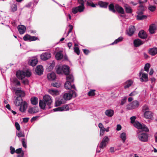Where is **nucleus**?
Segmentation results:
<instances>
[{
  "label": "nucleus",
  "mask_w": 157,
  "mask_h": 157,
  "mask_svg": "<svg viewBox=\"0 0 157 157\" xmlns=\"http://www.w3.org/2000/svg\"><path fill=\"white\" fill-rule=\"evenodd\" d=\"M125 9L127 13H130L132 12V10L130 6H125Z\"/></svg>",
  "instance_id": "40"
},
{
  "label": "nucleus",
  "mask_w": 157,
  "mask_h": 157,
  "mask_svg": "<svg viewBox=\"0 0 157 157\" xmlns=\"http://www.w3.org/2000/svg\"><path fill=\"white\" fill-rule=\"evenodd\" d=\"M98 4L101 7L106 8L108 3L106 2H103L101 1L98 2Z\"/></svg>",
  "instance_id": "33"
},
{
  "label": "nucleus",
  "mask_w": 157,
  "mask_h": 157,
  "mask_svg": "<svg viewBox=\"0 0 157 157\" xmlns=\"http://www.w3.org/2000/svg\"><path fill=\"white\" fill-rule=\"evenodd\" d=\"M63 70L62 69V67H61L60 66H59L56 69V72L58 74H60L62 73Z\"/></svg>",
  "instance_id": "48"
},
{
  "label": "nucleus",
  "mask_w": 157,
  "mask_h": 157,
  "mask_svg": "<svg viewBox=\"0 0 157 157\" xmlns=\"http://www.w3.org/2000/svg\"><path fill=\"white\" fill-rule=\"evenodd\" d=\"M15 126L17 130L19 131L20 129V125L18 122H16L15 123Z\"/></svg>",
  "instance_id": "55"
},
{
  "label": "nucleus",
  "mask_w": 157,
  "mask_h": 157,
  "mask_svg": "<svg viewBox=\"0 0 157 157\" xmlns=\"http://www.w3.org/2000/svg\"><path fill=\"white\" fill-rule=\"evenodd\" d=\"M136 119V117L135 116H132L130 117V119L131 120V123L132 124H133L134 123H135V121Z\"/></svg>",
  "instance_id": "52"
},
{
  "label": "nucleus",
  "mask_w": 157,
  "mask_h": 157,
  "mask_svg": "<svg viewBox=\"0 0 157 157\" xmlns=\"http://www.w3.org/2000/svg\"><path fill=\"white\" fill-rule=\"evenodd\" d=\"M48 79L51 81H53L56 78V74L53 72L48 74L47 75Z\"/></svg>",
  "instance_id": "22"
},
{
  "label": "nucleus",
  "mask_w": 157,
  "mask_h": 157,
  "mask_svg": "<svg viewBox=\"0 0 157 157\" xmlns=\"http://www.w3.org/2000/svg\"><path fill=\"white\" fill-rule=\"evenodd\" d=\"M62 69L63 73L66 75H69L70 73L69 67L67 65H64L62 67Z\"/></svg>",
  "instance_id": "15"
},
{
  "label": "nucleus",
  "mask_w": 157,
  "mask_h": 157,
  "mask_svg": "<svg viewBox=\"0 0 157 157\" xmlns=\"http://www.w3.org/2000/svg\"><path fill=\"white\" fill-rule=\"evenodd\" d=\"M56 57L57 60H60L63 59V55L61 52H59L56 54Z\"/></svg>",
  "instance_id": "35"
},
{
  "label": "nucleus",
  "mask_w": 157,
  "mask_h": 157,
  "mask_svg": "<svg viewBox=\"0 0 157 157\" xmlns=\"http://www.w3.org/2000/svg\"><path fill=\"white\" fill-rule=\"evenodd\" d=\"M139 105V103L137 101H134L128 105L127 109L128 110L134 109L137 108Z\"/></svg>",
  "instance_id": "7"
},
{
  "label": "nucleus",
  "mask_w": 157,
  "mask_h": 157,
  "mask_svg": "<svg viewBox=\"0 0 157 157\" xmlns=\"http://www.w3.org/2000/svg\"><path fill=\"white\" fill-rule=\"evenodd\" d=\"M138 93V92L137 91H133L132 93H131L129 94V96H134L136 95Z\"/></svg>",
  "instance_id": "57"
},
{
  "label": "nucleus",
  "mask_w": 157,
  "mask_h": 157,
  "mask_svg": "<svg viewBox=\"0 0 157 157\" xmlns=\"http://www.w3.org/2000/svg\"><path fill=\"white\" fill-rule=\"evenodd\" d=\"M127 99V97H124V98L121 100V105H123L126 102Z\"/></svg>",
  "instance_id": "51"
},
{
  "label": "nucleus",
  "mask_w": 157,
  "mask_h": 157,
  "mask_svg": "<svg viewBox=\"0 0 157 157\" xmlns=\"http://www.w3.org/2000/svg\"><path fill=\"white\" fill-rule=\"evenodd\" d=\"M77 8L78 11L79 12H81L83 11L85 9L84 6L80 5L77 7H76Z\"/></svg>",
  "instance_id": "42"
},
{
  "label": "nucleus",
  "mask_w": 157,
  "mask_h": 157,
  "mask_svg": "<svg viewBox=\"0 0 157 157\" xmlns=\"http://www.w3.org/2000/svg\"><path fill=\"white\" fill-rule=\"evenodd\" d=\"M36 72L37 75H41L43 73V68L41 65H38L36 68Z\"/></svg>",
  "instance_id": "18"
},
{
  "label": "nucleus",
  "mask_w": 157,
  "mask_h": 157,
  "mask_svg": "<svg viewBox=\"0 0 157 157\" xmlns=\"http://www.w3.org/2000/svg\"><path fill=\"white\" fill-rule=\"evenodd\" d=\"M146 8L145 6L140 4L139 6L138 11L136 12L137 14L138 15L143 14Z\"/></svg>",
  "instance_id": "13"
},
{
  "label": "nucleus",
  "mask_w": 157,
  "mask_h": 157,
  "mask_svg": "<svg viewBox=\"0 0 157 157\" xmlns=\"http://www.w3.org/2000/svg\"><path fill=\"white\" fill-rule=\"evenodd\" d=\"M157 27L155 24H151L150 26L149 29V33L152 34L155 33V31Z\"/></svg>",
  "instance_id": "19"
},
{
  "label": "nucleus",
  "mask_w": 157,
  "mask_h": 157,
  "mask_svg": "<svg viewBox=\"0 0 157 157\" xmlns=\"http://www.w3.org/2000/svg\"><path fill=\"white\" fill-rule=\"evenodd\" d=\"M39 111L38 108L35 106L30 108L28 110V113L30 114L35 113L38 112Z\"/></svg>",
  "instance_id": "17"
},
{
  "label": "nucleus",
  "mask_w": 157,
  "mask_h": 157,
  "mask_svg": "<svg viewBox=\"0 0 157 157\" xmlns=\"http://www.w3.org/2000/svg\"><path fill=\"white\" fill-rule=\"evenodd\" d=\"M66 79L67 81L64 84V87L66 89L69 90L70 89L71 83L74 82V77L72 75H70L67 77Z\"/></svg>",
  "instance_id": "4"
},
{
  "label": "nucleus",
  "mask_w": 157,
  "mask_h": 157,
  "mask_svg": "<svg viewBox=\"0 0 157 157\" xmlns=\"http://www.w3.org/2000/svg\"><path fill=\"white\" fill-rule=\"evenodd\" d=\"M135 30V26L132 25L130 26L127 32L128 34L130 36H132L134 34Z\"/></svg>",
  "instance_id": "23"
},
{
  "label": "nucleus",
  "mask_w": 157,
  "mask_h": 157,
  "mask_svg": "<svg viewBox=\"0 0 157 157\" xmlns=\"http://www.w3.org/2000/svg\"><path fill=\"white\" fill-rule=\"evenodd\" d=\"M17 135L19 138L21 137H25V135L24 134L22 133L21 132H20L17 134Z\"/></svg>",
  "instance_id": "58"
},
{
  "label": "nucleus",
  "mask_w": 157,
  "mask_h": 157,
  "mask_svg": "<svg viewBox=\"0 0 157 157\" xmlns=\"http://www.w3.org/2000/svg\"><path fill=\"white\" fill-rule=\"evenodd\" d=\"M14 104L17 106H20L19 110L20 111L22 112H25L27 107V104L25 101H23L22 98L17 97L15 99Z\"/></svg>",
  "instance_id": "1"
},
{
  "label": "nucleus",
  "mask_w": 157,
  "mask_h": 157,
  "mask_svg": "<svg viewBox=\"0 0 157 157\" xmlns=\"http://www.w3.org/2000/svg\"><path fill=\"white\" fill-rule=\"evenodd\" d=\"M115 9L116 12L117 11L119 13L121 14H124V9L118 4H116L115 5Z\"/></svg>",
  "instance_id": "16"
},
{
  "label": "nucleus",
  "mask_w": 157,
  "mask_h": 157,
  "mask_svg": "<svg viewBox=\"0 0 157 157\" xmlns=\"http://www.w3.org/2000/svg\"><path fill=\"white\" fill-rule=\"evenodd\" d=\"M72 12L74 14H76L78 12V11L77 8L76 7L72 9Z\"/></svg>",
  "instance_id": "53"
},
{
  "label": "nucleus",
  "mask_w": 157,
  "mask_h": 157,
  "mask_svg": "<svg viewBox=\"0 0 157 157\" xmlns=\"http://www.w3.org/2000/svg\"><path fill=\"white\" fill-rule=\"evenodd\" d=\"M86 4L87 6H90L93 7H96L95 5L91 1L90 2L87 1Z\"/></svg>",
  "instance_id": "49"
},
{
  "label": "nucleus",
  "mask_w": 157,
  "mask_h": 157,
  "mask_svg": "<svg viewBox=\"0 0 157 157\" xmlns=\"http://www.w3.org/2000/svg\"><path fill=\"white\" fill-rule=\"evenodd\" d=\"M29 119V117L24 118L23 119V121L24 123H27Z\"/></svg>",
  "instance_id": "61"
},
{
  "label": "nucleus",
  "mask_w": 157,
  "mask_h": 157,
  "mask_svg": "<svg viewBox=\"0 0 157 157\" xmlns=\"http://www.w3.org/2000/svg\"><path fill=\"white\" fill-rule=\"evenodd\" d=\"M140 80L142 82H146L148 80L147 74L144 73L142 74V76L140 78Z\"/></svg>",
  "instance_id": "26"
},
{
  "label": "nucleus",
  "mask_w": 157,
  "mask_h": 157,
  "mask_svg": "<svg viewBox=\"0 0 157 157\" xmlns=\"http://www.w3.org/2000/svg\"><path fill=\"white\" fill-rule=\"evenodd\" d=\"M121 129V126L120 124H117V126L116 129L117 131H120Z\"/></svg>",
  "instance_id": "64"
},
{
  "label": "nucleus",
  "mask_w": 157,
  "mask_h": 157,
  "mask_svg": "<svg viewBox=\"0 0 157 157\" xmlns=\"http://www.w3.org/2000/svg\"><path fill=\"white\" fill-rule=\"evenodd\" d=\"M144 117L147 119H151L153 116V114L150 111H145L144 113Z\"/></svg>",
  "instance_id": "24"
},
{
  "label": "nucleus",
  "mask_w": 157,
  "mask_h": 157,
  "mask_svg": "<svg viewBox=\"0 0 157 157\" xmlns=\"http://www.w3.org/2000/svg\"><path fill=\"white\" fill-rule=\"evenodd\" d=\"M109 11L113 13H116V10L115 9V6H114L113 4H110L109 6Z\"/></svg>",
  "instance_id": "36"
},
{
  "label": "nucleus",
  "mask_w": 157,
  "mask_h": 157,
  "mask_svg": "<svg viewBox=\"0 0 157 157\" xmlns=\"http://www.w3.org/2000/svg\"><path fill=\"white\" fill-rule=\"evenodd\" d=\"M69 26L70 28H69V29L68 30V33H67V36H68V34H69V33H70L71 32V31H72V30L73 29V26L72 25H69Z\"/></svg>",
  "instance_id": "59"
},
{
  "label": "nucleus",
  "mask_w": 157,
  "mask_h": 157,
  "mask_svg": "<svg viewBox=\"0 0 157 157\" xmlns=\"http://www.w3.org/2000/svg\"><path fill=\"white\" fill-rule=\"evenodd\" d=\"M10 153L12 154H13L15 152V150L14 148L12 146L10 147Z\"/></svg>",
  "instance_id": "54"
},
{
  "label": "nucleus",
  "mask_w": 157,
  "mask_h": 157,
  "mask_svg": "<svg viewBox=\"0 0 157 157\" xmlns=\"http://www.w3.org/2000/svg\"><path fill=\"white\" fill-rule=\"evenodd\" d=\"M62 103L60 101H56V106H60Z\"/></svg>",
  "instance_id": "62"
},
{
  "label": "nucleus",
  "mask_w": 157,
  "mask_h": 157,
  "mask_svg": "<svg viewBox=\"0 0 157 157\" xmlns=\"http://www.w3.org/2000/svg\"><path fill=\"white\" fill-rule=\"evenodd\" d=\"M138 35L140 38L142 39H145L147 37V35L146 32L142 30L140 31Z\"/></svg>",
  "instance_id": "12"
},
{
  "label": "nucleus",
  "mask_w": 157,
  "mask_h": 157,
  "mask_svg": "<svg viewBox=\"0 0 157 157\" xmlns=\"http://www.w3.org/2000/svg\"><path fill=\"white\" fill-rule=\"evenodd\" d=\"M12 10L13 12L16 11L17 10L16 6L15 5H14L12 7Z\"/></svg>",
  "instance_id": "63"
},
{
  "label": "nucleus",
  "mask_w": 157,
  "mask_h": 157,
  "mask_svg": "<svg viewBox=\"0 0 157 157\" xmlns=\"http://www.w3.org/2000/svg\"><path fill=\"white\" fill-rule=\"evenodd\" d=\"M22 144L23 146L25 148L27 147L26 142L25 138L22 139Z\"/></svg>",
  "instance_id": "50"
},
{
  "label": "nucleus",
  "mask_w": 157,
  "mask_h": 157,
  "mask_svg": "<svg viewBox=\"0 0 157 157\" xmlns=\"http://www.w3.org/2000/svg\"><path fill=\"white\" fill-rule=\"evenodd\" d=\"M31 103L34 105H36L38 104V98L36 97L32 98L31 99Z\"/></svg>",
  "instance_id": "32"
},
{
  "label": "nucleus",
  "mask_w": 157,
  "mask_h": 157,
  "mask_svg": "<svg viewBox=\"0 0 157 157\" xmlns=\"http://www.w3.org/2000/svg\"><path fill=\"white\" fill-rule=\"evenodd\" d=\"M120 138L124 143L126 139V134L125 132H123L121 134Z\"/></svg>",
  "instance_id": "38"
},
{
  "label": "nucleus",
  "mask_w": 157,
  "mask_h": 157,
  "mask_svg": "<svg viewBox=\"0 0 157 157\" xmlns=\"http://www.w3.org/2000/svg\"><path fill=\"white\" fill-rule=\"evenodd\" d=\"M109 140L108 137L107 136H105L100 144L99 147L100 148L103 149L104 147H105Z\"/></svg>",
  "instance_id": "8"
},
{
  "label": "nucleus",
  "mask_w": 157,
  "mask_h": 157,
  "mask_svg": "<svg viewBox=\"0 0 157 157\" xmlns=\"http://www.w3.org/2000/svg\"><path fill=\"white\" fill-rule=\"evenodd\" d=\"M150 67V64L149 63H147L145 65L144 69V70L147 72L149 71V68Z\"/></svg>",
  "instance_id": "47"
},
{
  "label": "nucleus",
  "mask_w": 157,
  "mask_h": 157,
  "mask_svg": "<svg viewBox=\"0 0 157 157\" xmlns=\"http://www.w3.org/2000/svg\"><path fill=\"white\" fill-rule=\"evenodd\" d=\"M132 84V82L131 80H128L125 82V85L124 86V88L126 89L129 87Z\"/></svg>",
  "instance_id": "37"
},
{
  "label": "nucleus",
  "mask_w": 157,
  "mask_h": 157,
  "mask_svg": "<svg viewBox=\"0 0 157 157\" xmlns=\"http://www.w3.org/2000/svg\"><path fill=\"white\" fill-rule=\"evenodd\" d=\"M76 96V93L74 90H71L68 93L64 94L63 97L65 100H68L71 99L72 97L75 98Z\"/></svg>",
  "instance_id": "3"
},
{
  "label": "nucleus",
  "mask_w": 157,
  "mask_h": 157,
  "mask_svg": "<svg viewBox=\"0 0 157 157\" xmlns=\"http://www.w3.org/2000/svg\"><path fill=\"white\" fill-rule=\"evenodd\" d=\"M39 105L41 109H44L47 104L44 100H40L39 101Z\"/></svg>",
  "instance_id": "31"
},
{
  "label": "nucleus",
  "mask_w": 157,
  "mask_h": 157,
  "mask_svg": "<svg viewBox=\"0 0 157 157\" xmlns=\"http://www.w3.org/2000/svg\"><path fill=\"white\" fill-rule=\"evenodd\" d=\"M123 37H121V36H120V37H119L116 40L114 41V42H113V43H112L111 44L113 45V44H117V43H118V42L121 41L123 40Z\"/></svg>",
  "instance_id": "39"
},
{
  "label": "nucleus",
  "mask_w": 157,
  "mask_h": 157,
  "mask_svg": "<svg viewBox=\"0 0 157 157\" xmlns=\"http://www.w3.org/2000/svg\"><path fill=\"white\" fill-rule=\"evenodd\" d=\"M15 94L17 96V97H20L21 98H22L25 95L24 92L20 90H17L15 92Z\"/></svg>",
  "instance_id": "25"
},
{
  "label": "nucleus",
  "mask_w": 157,
  "mask_h": 157,
  "mask_svg": "<svg viewBox=\"0 0 157 157\" xmlns=\"http://www.w3.org/2000/svg\"><path fill=\"white\" fill-rule=\"evenodd\" d=\"M69 109V105H65L62 106L54 109L53 110L54 112L62 111H63L68 110Z\"/></svg>",
  "instance_id": "9"
},
{
  "label": "nucleus",
  "mask_w": 157,
  "mask_h": 157,
  "mask_svg": "<svg viewBox=\"0 0 157 157\" xmlns=\"http://www.w3.org/2000/svg\"><path fill=\"white\" fill-rule=\"evenodd\" d=\"M148 134L145 133H140L138 135L139 140L142 142H147L148 140Z\"/></svg>",
  "instance_id": "6"
},
{
  "label": "nucleus",
  "mask_w": 157,
  "mask_h": 157,
  "mask_svg": "<svg viewBox=\"0 0 157 157\" xmlns=\"http://www.w3.org/2000/svg\"><path fill=\"white\" fill-rule=\"evenodd\" d=\"M31 75V72L28 70L25 72L23 71H17L16 73L17 77L20 79H22L25 77H30Z\"/></svg>",
  "instance_id": "2"
},
{
  "label": "nucleus",
  "mask_w": 157,
  "mask_h": 157,
  "mask_svg": "<svg viewBox=\"0 0 157 157\" xmlns=\"http://www.w3.org/2000/svg\"><path fill=\"white\" fill-rule=\"evenodd\" d=\"M149 53L152 56H155L157 54V48H153L150 49L149 51Z\"/></svg>",
  "instance_id": "30"
},
{
  "label": "nucleus",
  "mask_w": 157,
  "mask_h": 157,
  "mask_svg": "<svg viewBox=\"0 0 157 157\" xmlns=\"http://www.w3.org/2000/svg\"><path fill=\"white\" fill-rule=\"evenodd\" d=\"M51 86L56 87H59L60 86V84L57 82H54L51 83Z\"/></svg>",
  "instance_id": "44"
},
{
  "label": "nucleus",
  "mask_w": 157,
  "mask_h": 157,
  "mask_svg": "<svg viewBox=\"0 0 157 157\" xmlns=\"http://www.w3.org/2000/svg\"><path fill=\"white\" fill-rule=\"evenodd\" d=\"M134 126L137 128L142 129L143 131L146 132H149V129L145 125L142 124L138 121H135Z\"/></svg>",
  "instance_id": "5"
},
{
  "label": "nucleus",
  "mask_w": 157,
  "mask_h": 157,
  "mask_svg": "<svg viewBox=\"0 0 157 157\" xmlns=\"http://www.w3.org/2000/svg\"><path fill=\"white\" fill-rule=\"evenodd\" d=\"M114 111L111 109L107 110L105 112V114L108 117H112L114 114Z\"/></svg>",
  "instance_id": "28"
},
{
  "label": "nucleus",
  "mask_w": 157,
  "mask_h": 157,
  "mask_svg": "<svg viewBox=\"0 0 157 157\" xmlns=\"http://www.w3.org/2000/svg\"><path fill=\"white\" fill-rule=\"evenodd\" d=\"M143 111L145 112V111H149V109L147 105H145L143 107Z\"/></svg>",
  "instance_id": "56"
},
{
  "label": "nucleus",
  "mask_w": 157,
  "mask_h": 157,
  "mask_svg": "<svg viewBox=\"0 0 157 157\" xmlns=\"http://www.w3.org/2000/svg\"><path fill=\"white\" fill-rule=\"evenodd\" d=\"M15 152L18 154H20L17 155V157H23L24 155V152L22 150L21 148L17 149L15 151Z\"/></svg>",
  "instance_id": "27"
},
{
  "label": "nucleus",
  "mask_w": 157,
  "mask_h": 157,
  "mask_svg": "<svg viewBox=\"0 0 157 157\" xmlns=\"http://www.w3.org/2000/svg\"><path fill=\"white\" fill-rule=\"evenodd\" d=\"M134 46L137 47L143 44V42L140 39H137L134 41L133 42Z\"/></svg>",
  "instance_id": "21"
},
{
  "label": "nucleus",
  "mask_w": 157,
  "mask_h": 157,
  "mask_svg": "<svg viewBox=\"0 0 157 157\" xmlns=\"http://www.w3.org/2000/svg\"><path fill=\"white\" fill-rule=\"evenodd\" d=\"M43 99L44 100L47 104V105L48 106L49 108H51V107L50 106L52 102V100L50 96L48 95H46L43 97Z\"/></svg>",
  "instance_id": "10"
},
{
  "label": "nucleus",
  "mask_w": 157,
  "mask_h": 157,
  "mask_svg": "<svg viewBox=\"0 0 157 157\" xmlns=\"http://www.w3.org/2000/svg\"><path fill=\"white\" fill-rule=\"evenodd\" d=\"M23 39L25 41H31L37 40L38 38L36 36H31L29 35L26 34L23 37Z\"/></svg>",
  "instance_id": "11"
},
{
  "label": "nucleus",
  "mask_w": 157,
  "mask_h": 157,
  "mask_svg": "<svg viewBox=\"0 0 157 157\" xmlns=\"http://www.w3.org/2000/svg\"><path fill=\"white\" fill-rule=\"evenodd\" d=\"M95 90H91L88 93V95L89 96H93L95 94Z\"/></svg>",
  "instance_id": "46"
},
{
  "label": "nucleus",
  "mask_w": 157,
  "mask_h": 157,
  "mask_svg": "<svg viewBox=\"0 0 157 157\" xmlns=\"http://www.w3.org/2000/svg\"><path fill=\"white\" fill-rule=\"evenodd\" d=\"M74 52L78 55L80 54V50L79 48L77 47H75L74 48Z\"/></svg>",
  "instance_id": "45"
},
{
  "label": "nucleus",
  "mask_w": 157,
  "mask_h": 157,
  "mask_svg": "<svg viewBox=\"0 0 157 157\" xmlns=\"http://www.w3.org/2000/svg\"><path fill=\"white\" fill-rule=\"evenodd\" d=\"M147 17L146 15H138L136 17V19L138 20H142L146 19Z\"/></svg>",
  "instance_id": "34"
},
{
  "label": "nucleus",
  "mask_w": 157,
  "mask_h": 157,
  "mask_svg": "<svg viewBox=\"0 0 157 157\" xmlns=\"http://www.w3.org/2000/svg\"><path fill=\"white\" fill-rule=\"evenodd\" d=\"M17 29L19 33L21 34L24 33L26 29V28L25 26L21 25L18 26Z\"/></svg>",
  "instance_id": "20"
},
{
  "label": "nucleus",
  "mask_w": 157,
  "mask_h": 157,
  "mask_svg": "<svg viewBox=\"0 0 157 157\" xmlns=\"http://www.w3.org/2000/svg\"><path fill=\"white\" fill-rule=\"evenodd\" d=\"M40 58L43 60H46L51 57L50 53L48 52L43 53L40 56Z\"/></svg>",
  "instance_id": "14"
},
{
  "label": "nucleus",
  "mask_w": 157,
  "mask_h": 157,
  "mask_svg": "<svg viewBox=\"0 0 157 157\" xmlns=\"http://www.w3.org/2000/svg\"><path fill=\"white\" fill-rule=\"evenodd\" d=\"M78 2L80 5L84 6L85 2L83 0H78Z\"/></svg>",
  "instance_id": "60"
},
{
  "label": "nucleus",
  "mask_w": 157,
  "mask_h": 157,
  "mask_svg": "<svg viewBox=\"0 0 157 157\" xmlns=\"http://www.w3.org/2000/svg\"><path fill=\"white\" fill-rule=\"evenodd\" d=\"M38 60L37 59L30 60L29 61V64L32 66H34L37 64Z\"/></svg>",
  "instance_id": "29"
},
{
  "label": "nucleus",
  "mask_w": 157,
  "mask_h": 157,
  "mask_svg": "<svg viewBox=\"0 0 157 157\" xmlns=\"http://www.w3.org/2000/svg\"><path fill=\"white\" fill-rule=\"evenodd\" d=\"M49 92L52 95H57L59 93V91L58 90H50Z\"/></svg>",
  "instance_id": "41"
},
{
  "label": "nucleus",
  "mask_w": 157,
  "mask_h": 157,
  "mask_svg": "<svg viewBox=\"0 0 157 157\" xmlns=\"http://www.w3.org/2000/svg\"><path fill=\"white\" fill-rule=\"evenodd\" d=\"M148 9L151 11L153 12L156 10V6H155L150 5L148 7Z\"/></svg>",
  "instance_id": "43"
}]
</instances>
